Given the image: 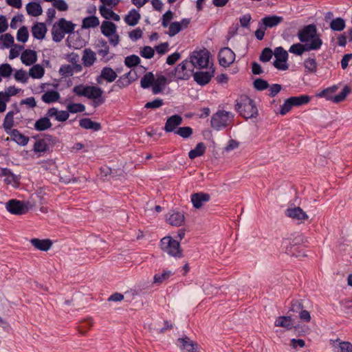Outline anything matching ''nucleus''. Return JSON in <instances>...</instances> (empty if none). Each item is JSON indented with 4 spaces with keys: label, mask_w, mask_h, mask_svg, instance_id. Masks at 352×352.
<instances>
[{
    "label": "nucleus",
    "mask_w": 352,
    "mask_h": 352,
    "mask_svg": "<svg viewBox=\"0 0 352 352\" xmlns=\"http://www.w3.org/2000/svg\"><path fill=\"white\" fill-rule=\"evenodd\" d=\"M72 91L79 97H85L92 100V106L97 107L105 101L103 90L96 85L80 84L73 87Z\"/></svg>",
    "instance_id": "nucleus-1"
},
{
    "label": "nucleus",
    "mask_w": 352,
    "mask_h": 352,
    "mask_svg": "<svg viewBox=\"0 0 352 352\" xmlns=\"http://www.w3.org/2000/svg\"><path fill=\"white\" fill-rule=\"evenodd\" d=\"M298 39L301 43H305L307 46H310L312 43L316 45L315 50L320 49L322 45V41L320 36L317 34L316 25L311 24L306 25L298 32Z\"/></svg>",
    "instance_id": "nucleus-2"
},
{
    "label": "nucleus",
    "mask_w": 352,
    "mask_h": 352,
    "mask_svg": "<svg viewBox=\"0 0 352 352\" xmlns=\"http://www.w3.org/2000/svg\"><path fill=\"white\" fill-rule=\"evenodd\" d=\"M235 108L245 119L256 117L258 114V109L254 101L247 96H242L236 100Z\"/></svg>",
    "instance_id": "nucleus-3"
},
{
    "label": "nucleus",
    "mask_w": 352,
    "mask_h": 352,
    "mask_svg": "<svg viewBox=\"0 0 352 352\" xmlns=\"http://www.w3.org/2000/svg\"><path fill=\"white\" fill-rule=\"evenodd\" d=\"M160 248L163 252L173 257L182 258L184 256L179 242L171 236H164L161 239Z\"/></svg>",
    "instance_id": "nucleus-4"
},
{
    "label": "nucleus",
    "mask_w": 352,
    "mask_h": 352,
    "mask_svg": "<svg viewBox=\"0 0 352 352\" xmlns=\"http://www.w3.org/2000/svg\"><path fill=\"white\" fill-rule=\"evenodd\" d=\"M188 62L190 63L192 69L194 68H208L210 53L206 50L195 51L190 56Z\"/></svg>",
    "instance_id": "nucleus-5"
},
{
    "label": "nucleus",
    "mask_w": 352,
    "mask_h": 352,
    "mask_svg": "<svg viewBox=\"0 0 352 352\" xmlns=\"http://www.w3.org/2000/svg\"><path fill=\"white\" fill-rule=\"evenodd\" d=\"M102 34L109 38L111 45L116 46L120 43V36L117 34V26L113 22L104 21L100 26Z\"/></svg>",
    "instance_id": "nucleus-6"
},
{
    "label": "nucleus",
    "mask_w": 352,
    "mask_h": 352,
    "mask_svg": "<svg viewBox=\"0 0 352 352\" xmlns=\"http://www.w3.org/2000/svg\"><path fill=\"white\" fill-rule=\"evenodd\" d=\"M233 119V115L228 111H218L211 118V126L216 130L229 125Z\"/></svg>",
    "instance_id": "nucleus-7"
},
{
    "label": "nucleus",
    "mask_w": 352,
    "mask_h": 352,
    "mask_svg": "<svg viewBox=\"0 0 352 352\" xmlns=\"http://www.w3.org/2000/svg\"><path fill=\"white\" fill-rule=\"evenodd\" d=\"M337 89V87L336 86L329 87L324 90H323L320 94V96L325 97L328 100H332L333 102L338 103L345 100L346 96L351 92V89L348 86H345L342 91L338 95L331 97L329 96V93H334Z\"/></svg>",
    "instance_id": "nucleus-8"
},
{
    "label": "nucleus",
    "mask_w": 352,
    "mask_h": 352,
    "mask_svg": "<svg viewBox=\"0 0 352 352\" xmlns=\"http://www.w3.org/2000/svg\"><path fill=\"white\" fill-rule=\"evenodd\" d=\"M6 208L10 213L17 215L25 214L29 210L28 204L16 199L9 200Z\"/></svg>",
    "instance_id": "nucleus-9"
},
{
    "label": "nucleus",
    "mask_w": 352,
    "mask_h": 352,
    "mask_svg": "<svg viewBox=\"0 0 352 352\" xmlns=\"http://www.w3.org/2000/svg\"><path fill=\"white\" fill-rule=\"evenodd\" d=\"M219 62L223 67H229L235 60V54L229 47H223L219 52Z\"/></svg>",
    "instance_id": "nucleus-10"
},
{
    "label": "nucleus",
    "mask_w": 352,
    "mask_h": 352,
    "mask_svg": "<svg viewBox=\"0 0 352 352\" xmlns=\"http://www.w3.org/2000/svg\"><path fill=\"white\" fill-rule=\"evenodd\" d=\"M192 67L188 60H185L179 64L175 69V77L180 80L188 79L190 76V72H192Z\"/></svg>",
    "instance_id": "nucleus-11"
},
{
    "label": "nucleus",
    "mask_w": 352,
    "mask_h": 352,
    "mask_svg": "<svg viewBox=\"0 0 352 352\" xmlns=\"http://www.w3.org/2000/svg\"><path fill=\"white\" fill-rule=\"evenodd\" d=\"M214 69L212 67L208 68L206 72H197L193 74L195 81L200 85H207L214 76Z\"/></svg>",
    "instance_id": "nucleus-12"
},
{
    "label": "nucleus",
    "mask_w": 352,
    "mask_h": 352,
    "mask_svg": "<svg viewBox=\"0 0 352 352\" xmlns=\"http://www.w3.org/2000/svg\"><path fill=\"white\" fill-rule=\"evenodd\" d=\"M183 119L179 115H173L166 120L164 130L166 133L175 132L177 127L182 123Z\"/></svg>",
    "instance_id": "nucleus-13"
},
{
    "label": "nucleus",
    "mask_w": 352,
    "mask_h": 352,
    "mask_svg": "<svg viewBox=\"0 0 352 352\" xmlns=\"http://www.w3.org/2000/svg\"><path fill=\"white\" fill-rule=\"evenodd\" d=\"M286 215L294 220L302 223L308 219L309 217L305 212L300 207H294L288 208L286 210Z\"/></svg>",
    "instance_id": "nucleus-14"
},
{
    "label": "nucleus",
    "mask_w": 352,
    "mask_h": 352,
    "mask_svg": "<svg viewBox=\"0 0 352 352\" xmlns=\"http://www.w3.org/2000/svg\"><path fill=\"white\" fill-rule=\"evenodd\" d=\"M117 76L116 72L112 68L104 67L102 68L100 75L96 78V82L100 84L102 79H104L108 82H112L116 79Z\"/></svg>",
    "instance_id": "nucleus-15"
},
{
    "label": "nucleus",
    "mask_w": 352,
    "mask_h": 352,
    "mask_svg": "<svg viewBox=\"0 0 352 352\" xmlns=\"http://www.w3.org/2000/svg\"><path fill=\"white\" fill-rule=\"evenodd\" d=\"M313 44L314 43L310 45V46H307L305 43H295L291 45L289 49V52L295 55L301 56L305 52L315 50L316 45Z\"/></svg>",
    "instance_id": "nucleus-16"
},
{
    "label": "nucleus",
    "mask_w": 352,
    "mask_h": 352,
    "mask_svg": "<svg viewBox=\"0 0 352 352\" xmlns=\"http://www.w3.org/2000/svg\"><path fill=\"white\" fill-rule=\"evenodd\" d=\"M168 84V80L166 77L163 75H157V78H155L153 86L152 91L154 94L162 93L165 87Z\"/></svg>",
    "instance_id": "nucleus-17"
},
{
    "label": "nucleus",
    "mask_w": 352,
    "mask_h": 352,
    "mask_svg": "<svg viewBox=\"0 0 352 352\" xmlns=\"http://www.w3.org/2000/svg\"><path fill=\"white\" fill-rule=\"evenodd\" d=\"M46 116L50 118H54L58 122H65L69 117V114L67 111H59L55 107H52L48 109Z\"/></svg>",
    "instance_id": "nucleus-18"
},
{
    "label": "nucleus",
    "mask_w": 352,
    "mask_h": 352,
    "mask_svg": "<svg viewBox=\"0 0 352 352\" xmlns=\"http://www.w3.org/2000/svg\"><path fill=\"white\" fill-rule=\"evenodd\" d=\"M1 175L4 176V182L8 185H11L13 187H17L19 184V179L8 168H2Z\"/></svg>",
    "instance_id": "nucleus-19"
},
{
    "label": "nucleus",
    "mask_w": 352,
    "mask_h": 352,
    "mask_svg": "<svg viewBox=\"0 0 352 352\" xmlns=\"http://www.w3.org/2000/svg\"><path fill=\"white\" fill-rule=\"evenodd\" d=\"M210 196L207 193L198 192L191 195V201L196 208H200L204 203L210 200Z\"/></svg>",
    "instance_id": "nucleus-20"
},
{
    "label": "nucleus",
    "mask_w": 352,
    "mask_h": 352,
    "mask_svg": "<svg viewBox=\"0 0 352 352\" xmlns=\"http://www.w3.org/2000/svg\"><path fill=\"white\" fill-rule=\"evenodd\" d=\"M177 341L182 344L185 352H199L197 343L188 337L179 338Z\"/></svg>",
    "instance_id": "nucleus-21"
},
{
    "label": "nucleus",
    "mask_w": 352,
    "mask_h": 352,
    "mask_svg": "<svg viewBox=\"0 0 352 352\" xmlns=\"http://www.w3.org/2000/svg\"><path fill=\"white\" fill-rule=\"evenodd\" d=\"M47 28L44 23H36L32 27L33 36L38 40H43L47 33Z\"/></svg>",
    "instance_id": "nucleus-22"
},
{
    "label": "nucleus",
    "mask_w": 352,
    "mask_h": 352,
    "mask_svg": "<svg viewBox=\"0 0 352 352\" xmlns=\"http://www.w3.org/2000/svg\"><path fill=\"white\" fill-rule=\"evenodd\" d=\"M167 222L173 226H180L184 221V215L179 212H172L166 216Z\"/></svg>",
    "instance_id": "nucleus-23"
},
{
    "label": "nucleus",
    "mask_w": 352,
    "mask_h": 352,
    "mask_svg": "<svg viewBox=\"0 0 352 352\" xmlns=\"http://www.w3.org/2000/svg\"><path fill=\"white\" fill-rule=\"evenodd\" d=\"M21 60L25 65H32L37 60L36 53L35 51L32 50H25L21 54Z\"/></svg>",
    "instance_id": "nucleus-24"
},
{
    "label": "nucleus",
    "mask_w": 352,
    "mask_h": 352,
    "mask_svg": "<svg viewBox=\"0 0 352 352\" xmlns=\"http://www.w3.org/2000/svg\"><path fill=\"white\" fill-rule=\"evenodd\" d=\"M140 19H141V15H140L139 11H138L135 9H132L124 16V22L127 25H129L130 26H135L139 23V21L140 20Z\"/></svg>",
    "instance_id": "nucleus-25"
},
{
    "label": "nucleus",
    "mask_w": 352,
    "mask_h": 352,
    "mask_svg": "<svg viewBox=\"0 0 352 352\" xmlns=\"http://www.w3.org/2000/svg\"><path fill=\"white\" fill-rule=\"evenodd\" d=\"M274 325L289 330L294 327V321L291 316H279L276 319Z\"/></svg>",
    "instance_id": "nucleus-26"
},
{
    "label": "nucleus",
    "mask_w": 352,
    "mask_h": 352,
    "mask_svg": "<svg viewBox=\"0 0 352 352\" xmlns=\"http://www.w3.org/2000/svg\"><path fill=\"white\" fill-rule=\"evenodd\" d=\"M99 12L101 16L107 20L112 19L115 21H119L120 20V17L118 14L114 12L111 8H108L104 6H100Z\"/></svg>",
    "instance_id": "nucleus-27"
},
{
    "label": "nucleus",
    "mask_w": 352,
    "mask_h": 352,
    "mask_svg": "<svg viewBox=\"0 0 352 352\" xmlns=\"http://www.w3.org/2000/svg\"><path fill=\"white\" fill-rule=\"evenodd\" d=\"M96 60V53L91 49H85L83 52L82 60L84 66L90 67L94 65Z\"/></svg>",
    "instance_id": "nucleus-28"
},
{
    "label": "nucleus",
    "mask_w": 352,
    "mask_h": 352,
    "mask_svg": "<svg viewBox=\"0 0 352 352\" xmlns=\"http://www.w3.org/2000/svg\"><path fill=\"white\" fill-rule=\"evenodd\" d=\"M54 24L66 34L72 33L75 28V24L71 21H67L64 18L60 19L58 21Z\"/></svg>",
    "instance_id": "nucleus-29"
},
{
    "label": "nucleus",
    "mask_w": 352,
    "mask_h": 352,
    "mask_svg": "<svg viewBox=\"0 0 352 352\" xmlns=\"http://www.w3.org/2000/svg\"><path fill=\"white\" fill-rule=\"evenodd\" d=\"M30 242L36 249L42 251L48 250L52 245V243L50 239H32Z\"/></svg>",
    "instance_id": "nucleus-30"
},
{
    "label": "nucleus",
    "mask_w": 352,
    "mask_h": 352,
    "mask_svg": "<svg viewBox=\"0 0 352 352\" xmlns=\"http://www.w3.org/2000/svg\"><path fill=\"white\" fill-rule=\"evenodd\" d=\"M80 127L85 129H92L94 131H98L101 129L100 123L94 122L89 118H82L79 121Z\"/></svg>",
    "instance_id": "nucleus-31"
},
{
    "label": "nucleus",
    "mask_w": 352,
    "mask_h": 352,
    "mask_svg": "<svg viewBox=\"0 0 352 352\" xmlns=\"http://www.w3.org/2000/svg\"><path fill=\"white\" fill-rule=\"evenodd\" d=\"M283 21V18L282 16L276 15L268 16L262 19L263 23L266 28H274L281 23Z\"/></svg>",
    "instance_id": "nucleus-32"
},
{
    "label": "nucleus",
    "mask_w": 352,
    "mask_h": 352,
    "mask_svg": "<svg viewBox=\"0 0 352 352\" xmlns=\"http://www.w3.org/2000/svg\"><path fill=\"white\" fill-rule=\"evenodd\" d=\"M26 10L29 15L33 16H40L43 12L41 5L36 2H30L26 5Z\"/></svg>",
    "instance_id": "nucleus-33"
},
{
    "label": "nucleus",
    "mask_w": 352,
    "mask_h": 352,
    "mask_svg": "<svg viewBox=\"0 0 352 352\" xmlns=\"http://www.w3.org/2000/svg\"><path fill=\"white\" fill-rule=\"evenodd\" d=\"M49 118L46 116L36 120L34 123V129L38 131H43L50 129L52 124Z\"/></svg>",
    "instance_id": "nucleus-34"
},
{
    "label": "nucleus",
    "mask_w": 352,
    "mask_h": 352,
    "mask_svg": "<svg viewBox=\"0 0 352 352\" xmlns=\"http://www.w3.org/2000/svg\"><path fill=\"white\" fill-rule=\"evenodd\" d=\"M10 133L11 134L13 140L18 144L25 146L28 143L29 138L21 133L17 129L12 130Z\"/></svg>",
    "instance_id": "nucleus-35"
},
{
    "label": "nucleus",
    "mask_w": 352,
    "mask_h": 352,
    "mask_svg": "<svg viewBox=\"0 0 352 352\" xmlns=\"http://www.w3.org/2000/svg\"><path fill=\"white\" fill-rule=\"evenodd\" d=\"M60 98V94L56 91H48L44 93L42 96V100L45 103H52L58 100Z\"/></svg>",
    "instance_id": "nucleus-36"
},
{
    "label": "nucleus",
    "mask_w": 352,
    "mask_h": 352,
    "mask_svg": "<svg viewBox=\"0 0 352 352\" xmlns=\"http://www.w3.org/2000/svg\"><path fill=\"white\" fill-rule=\"evenodd\" d=\"M206 151V146L203 142L198 143L195 148L188 153L190 159L193 160L197 157L202 156Z\"/></svg>",
    "instance_id": "nucleus-37"
},
{
    "label": "nucleus",
    "mask_w": 352,
    "mask_h": 352,
    "mask_svg": "<svg viewBox=\"0 0 352 352\" xmlns=\"http://www.w3.org/2000/svg\"><path fill=\"white\" fill-rule=\"evenodd\" d=\"M14 111H9L5 117L3 126L7 133H10L14 126Z\"/></svg>",
    "instance_id": "nucleus-38"
},
{
    "label": "nucleus",
    "mask_w": 352,
    "mask_h": 352,
    "mask_svg": "<svg viewBox=\"0 0 352 352\" xmlns=\"http://www.w3.org/2000/svg\"><path fill=\"white\" fill-rule=\"evenodd\" d=\"M99 24L100 21L98 17L95 16H88L83 19L82 28L85 29L96 28L98 26Z\"/></svg>",
    "instance_id": "nucleus-39"
},
{
    "label": "nucleus",
    "mask_w": 352,
    "mask_h": 352,
    "mask_svg": "<svg viewBox=\"0 0 352 352\" xmlns=\"http://www.w3.org/2000/svg\"><path fill=\"white\" fill-rule=\"evenodd\" d=\"M305 72L307 73H315L317 71L318 64L314 58H308L304 61Z\"/></svg>",
    "instance_id": "nucleus-40"
},
{
    "label": "nucleus",
    "mask_w": 352,
    "mask_h": 352,
    "mask_svg": "<svg viewBox=\"0 0 352 352\" xmlns=\"http://www.w3.org/2000/svg\"><path fill=\"white\" fill-rule=\"evenodd\" d=\"M45 73L44 68L41 65H35L29 70V75L33 78H41Z\"/></svg>",
    "instance_id": "nucleus-41"
},
{
    "label": "nucleus",
    "mask_w": 352,
    "mask_h": 352,
    "mask_svg": "<svg viewBox=\"0 0 352 352\" xmlns=\"http://www.w3.org/2000/svg\"><path fill=\"white\" fill-rule=\"evenodd\" d=\"M289 98L292 102V105L296 107L307 104L310 100V98L306 95L294 96Z\"/></svg>",
    "instance_id": "nucleus-42"
},
{
    "label": "nucleus",
    "mask_w": 352,
    "mask_h": 352,
    "mask_svg": "<svg viewBox=\"0 0 352 352\" xmlns=\"http://www.w3.org/2000/svg\"><path fill=\"white\" fill-rule=\"evenodd\" d=\"M154 80L155 76L152 72L146 73L140 80L141 87L144 89H146L151 85L153 86Z\"/></svg>",
    "instance_id": "nucleus-43"
},
{
    "label": "nucleus",
    "mask_w": 352,
    "mask_h": 352,
    "mask_svg": "<svg viewBox=\"0 0 352 352\" xmlns=\"http://www.w3.org/2000/svg\"><path fill=\"white\" fill-rule=\"evenodd\" d=\"M85 110V106L81 103H69L67 105V111L71 113H77L83 112Z\"/></svg>",
    "instance_id": "nucleus-44"
},
{
    "label": "nucleus",
    "mask_w": 352,
    "mask_h": 352,
    "mask_svg": "<svg viewBox=\"0 0 352 352\" xmlns=\"http://www.w3.org/2000/svg\"><path fill=\"white\" fill-rule=\"evenodd\" d=\"M93 326V321L91 318L84 320L80 322L78 327V332L82 335H85L86 333Z\"/></svg>",
    "instance_id": "nucleus-45"
},
{
    "label": "nucleus",
    "mask_w": 352,
    "mask_h": 352,
    "mask_svg": "<svg viewBox=\"0 0 352 352\" xmlns=\"http://www.w3.org/2000/svg\"><path fill=\"white\" fill-rule=\"evenodd\" d=\"M65 34L66 33H65L62 30L58 28L57 25L54 24L52 29V39L54 41H61L65 37Z\"/></svg>",
    "instance_id": "nucleus-46"
},
{
    "label": "nucleus",
    "mask_w": 352,
    "mask_h": 352,
    "mask_svg": "<svg viewBox=\"0 0 352 352\" xmlns=\"http://www.w3.org/2000/svg\"><path fill=\"white\" fill-rule=\"evenodd\" d=\"M330 28L333 31H342L345 28L344 20L342 18H336L330 23Z\"/></svg>",
    "instance_id": "nucleus-47"
},
{
    "label": "nucleus",
    "mask_w": 352,
    "mask_h": 352,
    "mask_svg": "<svg viewBox=\"0 0 352 352\" xmlns=\"http://www.w3.org/2000/svg\"><path fill=\"white\" fill-rule=\"evenodd\" d=\"M275 58L281 60L282 62H287L288 59V53L282 47H276L274 52Z\"/></svg>",
    "instance_id": "nucleus-48"
},
{
    "label": "nucleus",
    "mask_w": 352,
    "mask_h": 352,
    "mask_svg": "<svg viewBox=\"0 0 352 352\" xmlns=\"http://www.w3.org/2000/svg\"><path fill=\"white\" fill-rule=\"evenodd\" d=\"M14 43V37L9 33L5 34L0 36V45L3 47L8 48Z\"/></svg>",
    "instance_id": "nucleus-49"
},
{
    "label": "nucleus",
    "mask_w": 352,
    "mask_h": 352,
    "mask_svg": "<svg viewBox=\"0 0 352 352\" xmlns=\"http://www.w3.org/2000/svg\"><path fill=\"white\" fill-rule=\"evenodd\" d=\"M171 275H173V272L171 271L164 270L162 274H157L154 276V283L161 284L167 280Z\"/></svg>",
    "instance_id": "nucleus-50"
},
{
    "label": "nucleus",
    "mask_w": 352,
    "mask_h": 352,
    "mask_svg": "<svg viewBox=\"0 0 352 352\" xmlns=\"http://www.w3.org/2000/svg\"><path fill=\"white\" fill-rule=\"evenodd\" d=\"M29 37L28 28L25 26L21 27L17 32L16 39L19 42L25 43Z\"/></svg>",
    "instance_id": "nucleus-51"
},
{
    "label": "nucleus",
    "mask_w": 352,
    "mask_h": 352,
    "mask_svg": "<svg viewBox=\"0 0 352 352\" xmlns=\"http://www.w3.org/2000/svg\"><path fill=\"white\" fill-rule=\"evenodd\" d=\"M175 133L179 135L182 138H188L192 134V129L190 126H182L178 128L175 131Z\"/></svg>",
    "instance_id": "nucleus-52"
},
{
    "label": "nucleus",
    "mask_w": 352,
    "mask_h": 352,
    "mask_svg": "<svg viewBox=\"0 0 352 352\" xmlns=\"http://www.w3.org/2000/svg\"><path fill=\"white\" fill-rule=\"evenodd\" d=\"M140 59L136 55L129 56L125 58L124 60L125 65L129 67L136 66L140 63Z\"/></svg>",
    "instance_id": "nucleus-53"
},
{
    "label": "nucleus",
    "mask_w": 352,
    "mask_h": 352,
    "mask_svg": "<svg viewBox=\"0 0 352 352\" xmlns=\"http://www.w3.org/2000/svg\"><path fill=\"white\" fill-rule=\"evenodd\" d=\"M12 72V68L8 63L2 64L0 65V76L4 78L10 76Z\"/></svg>",
    "instance_id": "nucleus-54"
},
{
    "label": "nucleus",
    "mask_w": 352,
    "mask_h": 352,
    "mask_svg": "<svg viewBox=\"0 0 352 352\" xmlns=\"http://www.w3.org/2000/svg\"><path fill=\"white\" fill-rule=\"evenodd\" d=\"M253 84L254 88L258 91H263L269 87L268 82L266 80L261 78L256 79L254 81Z\"/></svg>",
    "instance_id": "nucleus-55"
},
{
    "label": "nucleus",
    "mask_w": 352,
    "mask_h": 352,
    "mask_svg": "<svg viewBox=\"0 0 352 352\" xmlns=\"http://www.w3.org/2000/svg\"><path fill=\"white\" fill-rule=\"evenodd\" d=\"M168 27V34L170 36H175L181 30V27L179 26V22L177 21L170 23Z\"/></svg>",
    "instance_id": "nucleus-56"
},
{
    "label": "nucleus",
    "mask_w": 352,
    "mask_h": 352,
    "mask_svg": "<svg viewBox=\"0 0 352 352\" xmlns=\"http://www.w3.org/2000/svg\"><path fill=\"white\" fill-rule=\"evenodd\" d=\"M14 78L16 81L25 83L28 80V76L25 71L19 69L14 74Z\"/></svg>",
    "instance_id": "nucleus-57"
},
{
    "label": "nucleus",
    "mask_w": 352,
    "mask_h": 352,
    "mask_svg": "<svg viewBox=\"0 0 352 352\" xmlns=\"http://www.w3.org/2000/svg\"><path fill=\"white\" fill-rule=\"evenodd\" d=\"M173 18V13L170 10L166 12L162 19V25L164 28H167L170 23V21Z\"/></svg>",
    "instance_id": "nucleus-58"
},
{
    "label": "nucleus",
    "mask_w": 352,
    "mask_h": 352,
    "mask_svg": "<svg viewBox=\"0 0 352 352\" xmlns=\"http://www.w3.org/2000/svg\"><path fill=\"white\" fill-rule=\"evenodd\" d=\"M47 146L45 140H39L34 143V150L36 153L44 152L47 150Z\"/></svg>",
    "instance_id": "nucleus-59"
},
{
    "label": "nucleus",
    "mask_w": 352,
    "mask_h": 352,
    "mask_svg": "<svg viewBox=\"0 0 352 352\" xmlns=\"http://www.w3.org/2000/svg\"><path fill=\"white\" fill-rule=\"evenodd\" d=\"M74 67L73 65H62L60 68L59 72L61 75L65 76H72L74 74Z\"/></svg>",
    "instance_id": "nucleus-60"
},
{
    "label": "nucleus",
    "mask_w": 352,
    "mask_h": 352,
    "mask_svg": "<svg viewBox=\"0 0 352 352\" xmlns=\"http://www.w3.org/2000/svg\"><path fill=\"white\" fill-rule=\"evenodd\" d=\"M164 104L163 100L156 98L153 101L148 102L145 104L144 107L146 109H157Z\"/></svg>",
    "instance_id": "nucleus-61"
},
{
    "label": "nucleus",
    "mask_w": 352,
    "mask_h": 352,
    "mask_svg": "<svg viewBox=\"0 0 352 352\" xmlns=\"http://www.w3.org/2000/svg\"><path fill=\"white\" fill-rule=\"evenodd\" d=\"M337 342H339L338 352H352V344L351 342H341L339 340H337Z\"/></svg>",
    "instance_id": "nucleus-62"
},
{
    "label": "nucleus",
    "mask_w": 352,
    "mask_h": 352,
    "mask_svg": "<svg viewBox=\"0 0 352 352\" xmlns=\"http://www.w3.org/2000/svg\"><path fill=\"white\" fill-rule=\"evenodd\" d=\"M273 54L274 52L271 49L265 48L260 55V60L263 62H267L272 58Z\"/></svg>",
    "instance_id": "nucleus-63"
},
{
    "label": "nucleus",
    "mask_w": 352,
    "mask_h": 352,
    "mask_svg": "<svg viewBox=\"0 0 352 352\" xmlns=\"http://www.w3.org/2000/svg\"><path fill=\"white\" fill-rule=\"evenodd\" d=\"M303 309V305L301 301L298 300H293L291 302V307L289 311L292 312L299 313Z\"/></svg>",
    "instance_id": "nucleus-64"
}]
</instances>
